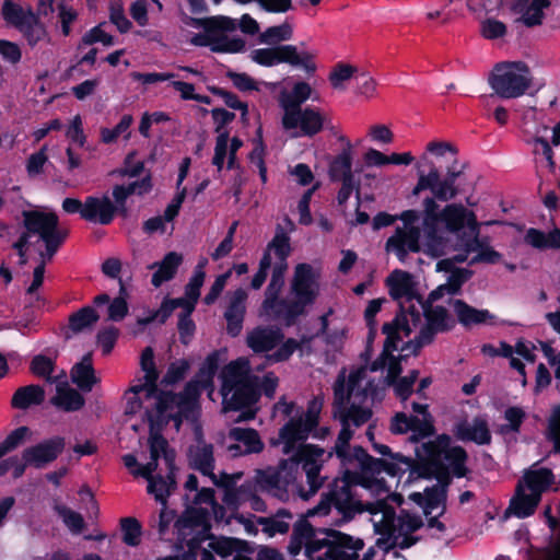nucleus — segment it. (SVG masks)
Here are the masks:
<instances>
[{"mask_svg":"<svg viewBox=\"0 0 560 560\" xmlns=\"http://www.w3.org/2000/svg\"><path fill=\"white\" fill-rule=\"evenodd\" d=\"M373 393L372 382L365 368L351 370L348 374H339L334 385L335 416L341 423L334 451L346 468L345 483H358L372 494L384 499L366 502L362 511L370 514L374 532L381 537L376 546L388 552L392 548H409L417 542L412 536L423 526L421 516L401 511L398 516L388 501L397 505L402 503L399 494L389 493L390 487L381 476L386 471L390 476L406 472L412 468V460L401 454H392L387 445L373 442V448L381 455H389V459H376L370 456L362 447L349 445L355 428L366 423L372 412L369 408L360 406Z\"/></svg>","mask_w":560,"mask_h":560,"instance_id":"nucleus-1","label":"nucleus"},{"mask_svg":"<svg viewBox=\"0 0 560 560\" xmlns=\"http://www.w3.org/2000/svg\"><path fill=\"white\" fill-rule=\"evenodd\" d=\"M322 407L323 400L317 397L310 401L305 413L294 402L284 398L273 406L272 416L283 421V425L278 438L272 439L270 443L273 446H281L282 453L289 455V458L281 460L278 469L269 468L259 472L257 482L261 489L281 500L287 499L288 487L295 480L300 464L306 474L310 489L299 490V495L303 500H308L320 488L322 479L318 475L325 451L313 444H304V441L317 427Z\"/></svg>","mask_w":560,"mask_h":560,"instance_id":"nucleus-2","label":"nucleus"},{"mask_svg":"<svg viewBox=\"0 0 560 560\" xmlns=\"http://www.w3.org/2000/svg\"><path fill=\"white\" fill-rule=\"evenodd\" d=\"M219 364V354L211 353L205 360L202 368L200 369L199 377L201 378L198 384H189L184 394L182 395H173L171 393H158L156 390V382L159 378V372L155 368L154 363V354L152 348H145L140 358V368L143 373L142 377H139L133 381L131 387L126 392V413H137L143 407L145 412H152L153 416H156V404L155 399H160L162 397H170L172 401H184L194 397L196 404V411L194 415H190L188 418L184 415V412H178L177 409H171L170 407L165 409L164 417H166L167 422H173L175 430L179 429L183 420L194 422L197 413H198V402L197 398L199 395L200 386L206 387L211 384L213 375L218 369Z\"/></svg>","mask_w":560,"mask_h":560,"instance_id":"nucleus-3","label":"nucleus"},{"mask_svg":"<svg viewBox=\"0 0 560 560\" xmlns=\"http://www.w3.org/2000/svg\"><path fill=\"white\" fill-rule=\"evenodd\" d=\"M438 203L433 197L423 200V226L432 235L436 233V225L441 223L448 232L457 235L458 261H467L470 254V265L485 262L498 264L502 255L490 244L487 236L480 235V223L474 211L462 203H448L438 212Z\"/></svg>","mask_w":560,"mask_h":560,"instance_id":"nucleus-4","label":"nucleus"},{"mask_svg":"<svg viewBox=\"0 0 560 560\" xmlns=\"http://www.w3.org/2000/svg\"><path fill=\"white\" fill-rule=\"evenodd\" d=\"M156 416L147 411V420L150 428V462L143 468L133 470V476L148 480V492L162 505L166 504V498L175 487L174 479V453L167 448V442L159 434L163 425L167 424L164 411L166 408L177 409L188 418L196 411L194 397L184 401H172L170 397L155 399Z\"/></svg>","mask_w":560,"mask_h":560,"instance_id":"nucleus-5","label":"nucleus"},{"mask_svg":"<svg viewBox=\"0 0 560 560\" xmlns=\"http://www.w3.org/2000/svg\"><path fill=\"white\" fill-rule=\"evenodd\" d=\"M57 225L58 218L52 212L32 211L25 213L26 232L14 246L19 250L21 265L26 264L28 254L33 252L38 254L33 281L27 288L30 294L35 293L42 285L45 266L51 260L65 238Z\"/></svg>","mask_w":560,"mask_h":560,"instance_id":"nucleus-6","label":"nucleus"},{"mask_svg":"<svg viewBox=\"0 0 560 560\" xmlns=\"http://www.w3.org/2000/svg\"><path fill=\"white\" fill-rule=\"evenodd\" d=\"M452 326L453 320L445 308L419 301L418 307L401 304V312L392 323L384 325L383 331L388 335L389 343H395L397 338L409 337L407 346L415 343V350H419L432 340L434 334Z\"/></svg>","mask_w":560,"mask_h":560,"instance_id":"nucleus-7","label":"nucleus"},{"mask_svg":"<svg viewBox=\"0 0 560 560\" xmlns=\"http://www.w3.org/2000/svg\"><path fill=\"white\" fill-rule=\"evenodd\" d=\"M319 293L318 271L307 264H300L295 267L287 300L278 303L276 298L273 307H269L267 312L264 310V312L267 315L273 312L277 316L291 322L303 315L307 307L315 303Z\"/></svg>","mask_w":560,"mask_h":560,"instance_id":"nucleus-8","label":"nucleus"},{"mask_svg":"<svg viewBox=\"0 0 560 560\" xmlns=\"http://www.w3.org/2000/svg\"><path fill=\"white\" fill-rule=\"evenodd\" d=\"M249 371V361L246 358H238L223 369L221 394L224 410L248 408L258 400L257 385Z\"/></svg>","mask_w":560,"mask_h":560,"instance_id":"nucleus-9","label":"nucleus"},{"mask_svg":"<svg viewBox=\"0 0 560 560\" xmlns=\"http://www.w3.org/2000/svg\"><path fill=\"white\" fill-rule=\"evenodd\" d=\"M555 482L550 469L532 467L525 471L516 487V494L511 501V510L517 517H527L534 513L541 494Z\"/></svg>","mask_w":560,"mask_h":560,"instance_id":"nucleus-10","label":"nucleus"},{"mask_svg":"<svg viewBox=\"0 0 560 560\" xmlns=\"http://www.w3.org/2000/svg\"><path fill=\"white\" fill-rule=\"evenodd\" d=\"M362 548L361 539L329 529L324 538L305 542V556L308 560H357L358 551Z\"/></svg>","mask_w":560,"mask_h":560,"instance_id":"nucleus-11","label":"nucleus"},{"mask_svg":"<svg viewBox=\"0 0 560 560\" xmlns=\"http://www.w3.org/2000/svg\"><path fill=\"white\" fill-rule=\"evenodd\" d=\"M235 22L226 16L210 19L203 31L194 35L190 43L195 46L209 47L213 52L236 54L245 48V42L233 34Z\"/></svg>","mask_w":560,"mask_h":560,"instance_id":"nucleus-12","label":"nucleus"},{"mask_svg":"<svg viewBox=\"0 0 560 560\" xmlns=\"http://www.w3.org/2000/svg\"><path fill=\"white\" fill-rule=\"evenodd\" d=\"M206 260L198 264L194 270V275L189 279V282L185 288V296L179 299L166 300L162 303L160 310L150 312L145 317H139L135 327L132 328L133 334L143 331L145 325L150 324L154 319H160L163 323L171 314L177 308L184 310L186 315H190L196 306V303L200 296V289L205 282L206 272L205 265Z\"/></svg>","mask_w":560,"mask_h":560,"instance_id":"nucleus-13","label":"nucleus"},{"mask_svg":"<svg viewBox=\"0 0 560 560\" xmlns=\"http://www.w3.org/2000/svg\"><path fill=\"white\" fill-rule=\"evenodd\" d=\"M488 83L499 97L516 98L530 88L532 75L524 62H502L493 68Z\"/></svg>","mask_w":560,"mask_h":560,"instance_id":"nucleus-14","label":"nucleus"},{"mask_svg":"<svg viewBox=\"0 0 560 560\" xmlns=\"http://www.w3.org/2000/svg\"><path fill=\"white\" fill-rule=\"evenodd\" d=\"M420 462L430 466H445L457 477L465 475L466 452L460 446H451L447 435H440L435 441L424 443L416 450Z\"/></svg>","mask_w":560,"mask_h":560,"instance_id":"nucleus-15","label":"nucleus"},{"mask_svg":"<svg viewBox=\"0 0 560 560\" xmlns=\"http://www.w3.org/2000/svg\"><path fill=\"white\" fill-rule=\"evenodd\" d=\"M250 59L264 67H272L281 62L291 66L301 67L306 72H314V54L308 51H299L293 45H280L269 48H258L250 52Z\"/></svg>","mask_w":560,"mask_h":560,"instance_id":"nucleus-16","label":"nucleus"},{"mask_svg":"<svg viewBox=\"0 0 560 560\" xmlns=\"http://www.w3.org/2000/svg\"><path fill=\"white\" fill-rule=\"evenodd\" d=\"M282 127L292 138L313 137L329 122L326 113L315 107L296 108L283 112Z\"/></svg>","mask_w":560,"mask_h":560,"instance_id":"nucleus-17","label":"nucleus"},{"mask_svg":"<svg viewBox=\"0 0 560 560\" xmlns=\"http://www.w3.org/2000/svg\"><path fill=\"white\" fill-rule=\"evenodd\" d=\"M291 252L290 238L284 233H278L272 242L268 245L265 255H269V265H273L272 279L266 291V299L262 304V310L266 312L269 307H273L275 299L280 292L283 280L282 276L287 269V258Z\"/></svg>","mask_w":560,"mask_h":560,"instance_id":"nucleus-18","label":"nucleus"},{"mask_svg":"<svg viewBox=\"0 0 560 560\" xmlns=\"http://www.w3.org/2000/svg\"><path fill=\"white\" fill-rule=\"evenodd\" d=\"M424 165L417 164L418 180L413 187L412 194L419 195L421 191L430 190L434 198L448 201L454 199L458 194V188L455 185L459 172H450L445 177H442L440 171L435 165L428 166L425 172L422 167Z\"/></svg>","mask_w":560,"mask_h":560,"instance_id":"nucleus-19","label":"nucleus"},{"mask_svg":"<svg viewBox=\"0 0 560 560\" xmlns=\"http://www.w3.org/2000/svg\"><path fill=\"white\" fill-rule=\"evenodd\" d=\"M412 415L398 412L392 420L390 430L393 433L402 434L411 432L413 441L423 440L433 435V418L428 411V405L413 402Z\"/></svg>","mask_w":560,"mask_h":560,"instance_id":"nucleus-20","label":"nucleus"},{"mask_svg":"<svg viewBox=\"0 0 560 560\" xmlns=\"http://www.w3.org/2000/svg\"><path fill=\"white\" fill-rule=\"evenodd\" d=\"M399 219L404 225L397 228L395 234L387 240L386 250L394 253L404 262L408 253L419 250L420 232L415 225L419 215L415 210H407L400 214Z\"/></svg>","mask_w":560,"mask_h":560,"instance_id":"nucleus-21","label":"nucleus"},{"mask_svg":"<svg viewBox=\"0 0 560 560\" xmlns=\"http://www.w3.org/2000/svg\"><path fill=\"white\" fill-rule=\"evenodd\" d=\"M190 465L200 470L203 475H207L211 478L212 482L217 486L224 487L229 489L232 487L236 479L241 477V475H228L225 472H221L219 476L213 474V455L211 445L206 444L201 440H198L196 445L189 448L188 453Z\"/></svg>","mask_w":560,"mask_h":560,"instance_id":"nucleus-22","label":"nucleus"},{"mask_svg":"<svg viewBox=\"0 0 560 560\" xmlns=\"http://www.w3.org/2000/svg\"><path fill=\"white\" fill-rule=\"evenodd\" d=\"M386 285L388 288L389 295L397 301L405 300L410 305H415L412 302L422 301L418 290L415 277L404 270L395 269L386 278Z\"/></svg>","mask_w":560,"mask_h":560,"instance_id":"nucleus-23","label":"nucleus"},{"mask_svg":"<svg viewBox=\"0 0 560 560\" xmlns=\"http://www.w3.org/2000/svg\"><path fill=\"white\" fill-rule=\"evenodd\" d=\"M405 339H409V337H402V339L397 338L396 342L392 345L389 343L388 335H386L384 351L380 359L374 361L371 365V371H377L386 368V380L388 383H393L401 372L399 361L392 354V352L396 350L407 351L409 349L411 350V352L418 351L415 350V343L407 346V341H405Z\"/></svg>","mask_w":560,"mask_h":560,"instance_id":"nucleus-24","label":"nucleus"},{"mask_svg":"<svg viewBox=\"0 0 560 560\" xmlns=\"http://www.w3.org/2000/svg\"><path fill=\"white\" fill-rule=\"evenodd\" d=\"M116 213V206L107 194L92 195L85 198L82 219L98 223L109 224Z\"/></svg>","mask_w":560,"mask_h":560,"instance_id":"nucleus-25","label":"nucleus"},{"mask_svg":"<svg viewBox=\"0 0 560 560\" xmlns=\"http://www.w3.org/2000/svg\"><path fill=\"white\" fill-rule=\"evenodd\" d=\"M65 443L61 438H54L51 440L39 443L35 446L28 447L23 452V460L26 465L37 468L44 467L48 463L57 458L63 450Z\"/></svg>","mask_w":560,"mask_h":560,"instance_id":"nucleus-26","label":"nucleus"},{"mask_svg":"<svg viewBox=\"0 0 560 560\" xmlns=\"http://www.w3.org/2000/svg\"><path fill=\"white\" fill-rule=\"evenodd\" d=\"M243 147V141L228 132H220L215 138L214 155L212 164L221 171L226 162L228 168H234L236 165V152Z\"/></svg>","mask_w":560,"mask_h":560,"instance_id":"nucleus-27","label":"nucleus"},{"mask_svg":"<svg viewBox=\"0 0 560 560\" xmlns=\"http://www.w3.org/2000/svg\"><path fill=\"white\" fill-rule=\"evenodd\" d=\"M498 355L509 358L511 368L515 369L522 376L521 383L523 386L526 385L524 364L520 361L518 355L525 361L533 363L535 361V347L530 342L518 341L515 347L509 343L501 342L497 348Z\"/></svg>","mask_w":560,"mask_h":560,"instance_id":"nucleus-28","label":"nucleus"},{"mask_svg":"<svg viewBox=\"0 0 560 560\" xmlns=\"http://www.w3.org/2000/svg\"><path fill=\"white\" fill-rule=\"evenodd\" d=\"M550 0H513L512 11L528 27L540 25Z\"/></svg>","mask_w":560,"mask_h":560,"instance_id":"nucleus-29","label":"nucleus"},{"mask_svg":"<svg viewBox=\"0 0 560 560\" xmlns=\"http://www.w3.org/2000/svg\"><path fill=\"white\" fill-rule=\"evenodd\" d=\"M246 299L247 294L243 289H237L229 298V305L224 317L228 323V331L232 336L238 335L242 330Z\"/></svg>","mask_w":560,"mask_h":560,"instance_id":"nucleus-30","label":"nucleus"},{"mask_svg":"<svg viewBox=\"0 0 560 560\" xmlns=\"http://www.w3.org/2000/svg\"><path fill=\"white\" fill-rule=\"evenodd\" d=\"M409 498L423 508L427 516L432 514L442 515L445 511L446 492L443 487H434L425 490L424 493L413 492Z\"/></svg>","mask_w":560,"mask_h":560,"instance_id":"nucleus-31","label":"nucleus"},{"mask_svg":"<svg viewBox=\"0 0 560 560\" xmlns=\"http://www.w3.org/2000/svg\"><path fill=\"white\" fill-rule=\"evenodd\" d=\"M454 433L459 440L477 444H488L491 440L488 423L481 418L457 423Z\"/></svg>","mask_w":560,"mask_h":560,"instance_id":"nucleus-32","label":"nucleus"},{"mask_svg":"<svg viewBox=\"0 0 560 560\" xmlns=\"http://www.w3.org/2000/svg\"><path fill=\"white\" fill-rule=\"evenodd\" d=\"M307 100H318L317 93L308 83L296 82L294 83L291 91H285L280 94L279 102L282 112H287L290 109L302 108L301 104H303Z\"/></svg>","mask_w":560,"mask_h":560,"instance_id":"nucleus-33","label":"nucleus"},{"mask_svg":"<svg viewBox=\"0 0 560 560\" xmlns=\"http://www.w3.org/2000/svg\"><path fill=\"white\" fill-rule=\"evenodd\" d=\"M451 305L458 322L464 326L493 323L494 316L487 310L475 308L462 300H454Z\"/></svg>","mask_w":560,"mask_h":560,"instance_id":"nucleus-34","label":"nucleus"},{"mask_svg":"<svg viewBox=\"0 0 560 560\" xmlns=\"http://www.w3.org/2000/svg\"><path fill=\"white\" fill-rule=\"evenodd\" d=\"M152 188L151 176L145 174L140 180L128 185H117L113 188V198L116 210L124 208L127 198L131 195H144Z\"/></svg>","mask_w":560,"mask_h":560,"instance_id":"nucleus-35","label":"nucleus"},{"mask_svg":"<svg viewBox=\"0 0 560 560\" xmlns=\"http://www.w3.org/2000/svg\"><path fill=\"white\" fill-rule=\"evenodd\" d=\"M457 254L454 256L453 259H442L436 264V270L438 271H445L448 275L447 284L450 292L452 294H455L459 291L463 283H465L471 276V272L468 269L465 268H455L454 261L459 262L456 259V256L460 253L458 247L456 246Z\"/></svg>","mask_w":560,"mask_h":560,"instance_id":"nucleus-36","label":"nucleus"},{"mask_svg":"<svg viewBox=\"0 0 560 560\" xmlns=\"http://www.w3.org/2000/svg\"><path fill=\"white\" fill-rule=\"evenodd\" d=\"M71 380L84 392H90L92 387L98 383L100 378L95 375L91 354L84 355L82 360L72 368Z\"/></svg>","mask_w":560,"mask_h":560,"instance_id":"nucleus-37","label":"nucleus"},{"mask_svg":"<svg viewBox=\"0 0 560 560\" xmlns=\"http://www.w3.org/2000/svg\"><path fill=\"white\" fill-rule=\"evenodd\" d=\"M281 339L277 329L256 328L247 335V345L254 352H266L276 347Z\"/></svg>","mask_w":560,"mask_h":560,"instance_id":"nucleus-38","label":"nucleus"},{"mask_svg":"<svg viewBox=\"0 0 560 560\" xmlns=\"http://www.w3.org/2000/svg\"><path fill=\"white\" fill-rule=\"evenodd\" d=\"M230 438L237 442L230 450H242L243 453H259L264 448V444L258 433L253 429L234 428L230 431Z\"/></svg>","mask_w":560,"mask_h":560,"instance_id":"nucleus-39","label":"nucleus"},{"mask_svg":"<svg viewBox=\"0 0 560 560\" xmlns=\"http://www.w3.org/2000/svg\"><path fill=\"white\" fill-rule=\"evenodd\" d=\"M51 404L65 411H75L84 405V398L67 383H61L57 385Z\"/></svg>","mask_w":560,"mask_h":560,"instance_id":"nucleus-40","label":"nucleus"},{"mask_svg":"<svg viewBox=\"0 0 560 560\" xmlns=\"http://www.w3.org/2000/svg\"><path fill=\"white\" fill-rule=\"evenodd\" d=\"M182 261V255L171 252L161 262L151 265V269L156 268V271L152 276V284L158 288L163 282L171 280L175 276Z\"/></svg>","mask_w":560,"mask_h":560,"instance_id":"nucleus-41","label":"nucleus"},{"mask_svg":"<svg viewBox=\"0 0 560 560\" xmlns=\"http://www.w3.org/2000/svg\"><path fill=\"white\" fill-rule=\"evenodd\" d=\"M524 240L528 245L540 250L560 249V229L556 228L549 232L529 229Z\"/></svg>","mask_w":560,"mask_h":560,"instance_id":"nucleus-42","label":"nucleus"},{"mask_svg":"<svg viewBox=\"0 0 560 560\" xmlns=\"http://www.w3.org/2000/svg\"><path fill=\"white\" fill-rule=\"evenodd\" d=\"M45 399V392L38 385L20 387L12 397V406L18 409H27L40 405Z\"/></svg>","mask_w":560,"mask_h":560,"instance_id":"nucleus-43","label":"nucleus"},{"mask_svg":"<svg viewBox=\"0 0 560 560\" xmlns=\"http://www.w3.org/2000/svg\"><path fill=\"white\" fill-rule=\"evenodd\" d=\"M456 149L450 143L445 141H430L423 151V153L419 158V162L417 164L432 166L434 165L435 160H440L447 154L452 156L456 155Z\"/></svg>","mask_w":560,"mask_h":560,"instance_id":"nucleus-44","label":"nucleus"},{"mask_svg":"<svg viewBox=\"0 0 560 560\" xmlns=\"http://www.w3.org/2000/svg\"><path fill=\"white\" fill-rule=\"evenodd\" d=\"M322 328L326 342L335 348L340 349L348 337L347 327L340 322H328V315L322 316Z\"/></svg>","mask_w":560,"mask_h":560,"instance_id":"nucleus-45","label":"nucleus"},{"mask_svg":"<svg viewBox=\"0 0 560 560\" xmlns=\"http://www.w3.org/2000/svg\"><path fill=\"white\" fill-rule=\"evenodd\" d=\"M359 68L350 63L339 62L329 73V82L335 90L345 91L347 83L354 80Z\"/></svg>","mask_w":560,"mask_h":560,"instance_id":"nucleus-46","label":"nucleus"},{"mask_svg":"<svg viewBox=\"0 0 560 560\" xmlns=\"http://www.w3.org/2000/svg\"><path fill=\"white\" fill-rule=\"evenodd\" d=\"M33 14L30 9L22 8L12 0H4L2 15L9 24L15 26L19 31L27 23L28 16Z\"/></svg>","mask_w":560,"mask_h":560,"instance_id":"nucleus-47","label":"nucleus"},{"mask_svg":"<svg viewBox=\"0 0 560 560\" xmlns=\"http://www.w3.org/2000/svg\"><path fill=\"white\" fill-rule=\"evenodd\" d=\"M352 156L349 150L342 151L330 165V175L336 180L353 179Z\"/></svg>","mask_w":560,"mask_h":560,"instance_id":"nucleus-48","label":"nucleus"},{"mask_svg":"<svg viewBox=\"0 0 560 560\" xmlns=\"http://www.w3.org/2000/svg\"><path fill=\"white\" fill-rule=\"evenodd\" d=\"M133 122L131 115H124L119 122L114 128H102L101 141L105 144H110L117 141L120 136H124L126 140L130 138L129 128Z\"/></svg>","mask_w":560,"mask_h":560,"instance_id":"nucleus-49","label":"nucleus"},{"mask_svg":"<svg viewBox=\"0 0 560 560\" xmlns=\"http://www.w3.org/2000/svg\"><path fill=\"white\" fill-rule=\"evenodd\" d=\"M533 152L540 167L549 172L555 170L553 152L549 143L541 137L533 139Z\"/></svg>","mask_w":560,"mask_h":560,"instance_id":"nucleus-50","label":"nucleus"},{"mask_svg":"<svg viewBox=\"0 0 560 560\" xmlns=\"http://www.w3.org/2000/svg\"><path fill=\"white\" fill-rule=\"evenodd\" d=\"M98 320V315L92 307H83L70 317V329L73 332H83L91 329Z\"/></svg>","mask_w":560,"mask_h":560,"instance_id":"nucleus-51","label":"nucleus"},{"mask_svg":"<svg viewBox=\"0 0 560 560\" xmlns=\"http://www.w3.org/2000/svg\"><path fill=\"white\" fill-rule=\"evenodd\" d=\"M292 516L290 513L285 511H280L275 517L271 518H262L258 520V523L264 526V530L268 533L269 536H273L276 534H284L290 528V521Z\"/></svg>","mask_w":560,"mask_h":560,"instance_id":"nucleus-52","label":"nucleus"},{"mask_svg":"<svg viewBox=\"0 0 560 560\" xmlns=\"http://www.w3.org/2000/svg\"><path fill=\"white\" fill-rule=\"evenodd\" d=\"M293 30L289 23L268 27L259 35V42L267 45H277L292 38Z\"/></svg>","mask_w":560,"mask_h":560,"instance_id":"nucleus-53","label":"nucleus"},{"mask_svg":"<svg viewBox=\"0 0 560 560\" xmlns=\"http://www.w3.org/2000/svg\"><path fill=\"white\" fill-rule=\"evenodd\" d=\"M20 32L26 38L31 46L36 45L39 42L47 39V32L44 25L38 21L37 16L33 14L28 16L27 23H25Z\"/></svg>","mask_w":560,"mask_h":560,"instance_id":"nucleus-54","label":"nucleus"},{"mask_svg":"<svg viewBox=\"0 0 560 560\" xmlns=\"http://www.w3.org/2000/svg\"><path fill=\"white\" fill-rule=\"evenodd\" d=\"M122 541L131 547L141 542L142 528L140 523L133 517H125L120 521Z\"/></svg>","mask_w":560,"mask_h":560,"instance_id":"nucleus-55","label":"nucleus"},{"mask_svg":"<svg viewBox=\"0 0 560 560\" xmlns=\"http://www.w3.org/2000/svg\"><path fill=\"white\" fill-rule=\"evenodd\" d=\"M56 511L72 534H80L84 529V520L80 513L66 505H57Z\"/></svg>","mask_w":560,"mask_h":560,"instance_id":"nucleus-56","label":"nucleus"},{"mask_svg":"<svg viewBox=\"0 0 560 560\" xmlns=\"http://www.w3.org/2000/svg\"><path fill=\"white\" fill-rule=\"evenodd\" d=\"M209 548L222 558L234 560L235 555L241 553L242 544L240 540L231 538H220L209 542Z\"/></svg>","mask_w":560,"mask_h":560,"instance_id":"nucleus-57","label":"nucleus"},{"mask_svg":"<svg viewBox=\"0 0 560 560\" xmlns=\"http://www.w3.org/2000/svg\"><path fill=\"white\" fill-rule=\"evenodd\" d=\"M120 295L114 299L108 306V319L120 322L128 314V304L126 301V289L121 280H119Z\"/></svg>","mask_w":560,"mask_h":560,"instance_id":"nucleus-58","label":"nucleus"},{"mask_svg":"<svg viewBox=\"0 0 560 560\" xmlns=\"http://www.w3.org/2000/svg\"><path fill=\"white\" fill-rule=\"evenodd\" d=\"M480 32L487 39H498L506 34V26L499 20L486 19L481 22Z\"/></svg>","mask_w":560,"mask_h":560,"instance_id":"nucleus-59","label":"nucleus"},{"mask_svg":"<svg viewBox=\"0 0 560 560\" xmlns=\"http://www.w3.org/2000/svg\"><path fill=\"white\" fill-rule=\"evenodd\" d=\"M30 435V430L26 427H21L14 430L1 444L0 457L11 452L20 444H22Z\"/></svg>","mask_w":560,"mask_h":560,"instance_id":"nucleus-60","label":"nucleus"},{"mask_svg":"<svg viewBox=\"0 0 560 560\" xmlns=\"http://www.w3.org/2000/svg\"><path fill=\"white\" fill-rule=\"evenodd\" d=\"M131 77L135 81L140 82L144 85L156 84L160 82L168 81L174 79L176 75L172 72H133Z\"/></svg>","mask_w":560,"mask_h":560,"instance_id":"nucleus-61","label":"nucleus"},{"mask_svg":"<svg viewBox=\"0 0 560 560\" xmlns=\"http://www.w3.org/2000/svg\"><path fill=\"white\" fill-rule=\"evenodd\" d=\"M418 377V372L412 371L410 375L401 377L397 382H393L396 395L401 399L406 400L412 392L413 383Z\"/></svg>","mask_w":560,"mask_h":560,"instance_id":"nucleus-62","label":"nucleus"},{"mask_svg":"<svg viewBox=\"0 0 560 560\" xmlns=\"http://www.w3.org/2000/svg\"><path fill=\"white\" fill-rule=\"evenodd\" d=\"M369 137L373 142L389 144L394 140V133L385 125H373L369 128Z\"/></svg>","mask_w":560,"mask_h":560,"instance_id":"nucleus-63","label":"nucleus"},{"mask_svg":"<svg viewBox=\"0 0 560 560\" xmlns=\"http://www.w3.org/2000/svg\"><path fill=\"white\" fill-rule=\"evenodd\" d=\"M354 80L357 82L358 90L362 95L371 97L374 94L376 83L368 72L359 68V72L357 73Z\"/></svg>","mask_w":560,"mask_h":560,"instance_id":"nucleus-64","label":"nucleus"}]
</instances>
